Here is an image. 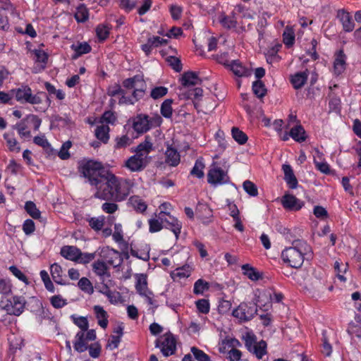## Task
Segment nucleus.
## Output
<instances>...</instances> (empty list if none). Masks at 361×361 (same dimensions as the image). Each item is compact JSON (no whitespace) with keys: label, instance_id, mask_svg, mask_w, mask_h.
<instances>
[{"label":"nucleus","instance_id":"1","mask_svg":"<svg viewBox=\"0 0 361 361\" xmlns=\"http://www.w3.org/2000/svg\"><path fill=\"white\" fill-rule=\"evenodd\" d=\"M94 197L103 200L121 201L130 193L131 185L126 180H119L109 170L107 174L94 186Z\"/></svg>","mask_w":361,"mask_h":361},{"label":"nucleus","instance_id":"2","mask_svg":"<svg viewBox=\"0 0 361 361\" xmlns=\"http://www.w3.org/2000/svg\"><path fill=\"white\" fill-rule=\"evenodd\" d=\"M312 255L311 247L304 240H296L293 243V246L285 248L281 252V258L283 262L290 267L300 268L305 259V257Z\"/></svg>","mask_w":361,"mask_h":361},{"label":"nucleus","instance_id":"3","mask_svg":"<svg viewBox=\"0 0 361 361\" xmlns=\"http://www.w3.org/2000/svg\"><path fill=\"white\" fill-rule=\"evenodd\" d=\"M108 170L101 162L92 159H83L78 166L79 172L92 186H94L104 174H107Z\"/></svg>","mask_w":361,"mask_h":361},{"label":"nucleus","instance_id":"4","mask_svg":"<svg viewBox=\"0 0 361 361\" xmlns=\"http://www.w3.org/2000/svg\"><path fill=\"white\" fill-rule=\"evenodd\" d=\"M11 92L18 102L22 104L29 103L30 104H41L42 102V96L46 95L44 92L32 94L31 88L27 85H23L19 88L12 90Z\"/></svg>","mask_w":361,"mask_h":361},{"label":"nucleus","instance_id":"5","mask_svg":"<svg viewBox=\"0 0 361 361\" xmlns=\"http://www.w3.org/2000/svg\"><path fill=\"white\" fill-rule=\"evenodd\" d=\"M177 339L170 331L160 336L155 341V347L159 348L163 356L167 357L176 351Z\"/></svg>","mask_w":361,"mask_h":361},{"label":"nucleus","instance_id":"6","mask_svg":"<svg viewBox=\"0 0 361 361\" xmlns=\"http://www.w3.org/2000/svg\"><path fill=\"white\" fill-rule=\"evenodd\" d=\"M154 149L152 138L147 135L145 141L137 145V171L145 168L150 161L149 154Z\"/></svg>","mask_w":361,"mask_h":361},{"label":"nucleus","instance_id":"7","mask_svg":"<svg viewBox=\"0 0 361 361\" xmlns=\"http://www.w3.org/2000/svg\"><path fill=\"white\" fill-rule=\"evenodd\" d=\"M207 181L209 184L216 186L228 183L230 178L227 171L221 169L217 163L214 161L207 173Z\"/></svg>","mask_w":361,"mask_h":361},{"label":"nucleus","instance_id":"8","mask_svg":"<svg viewBox=\"0 0 361 361\" xmlns=\"http://www.w3.org/2000/svg\"><path fill=\"white\" fill-rule=\"evenodd\" d=\"M257 312V307L255 303L241 302L234 309L232 315L241 322L251 320Z\"/></svg>","mask_w":361,"mask_h":361},{"label":"nucleus","instance_id":"9","mask_svg":"<svg viewBox=\"0 0 361 361\" xmlns=\"http://www.w3.org/2000/svg\"><path fill=\"white\" fill-rule=\"evenodd\" d=\"M161 122V118L157 115L149 118L145 114L137 116V133L143 134L149 130L154 126H159Z\"/></svg>","mask_w":361,"mask_h":361},{"label":"nucleus","instance_id":"10","mask_svg":"<svg viewBox=\"0 0 361 361\" xmlns=\"http://www.w3.org/2000/svg\"><path fill=\"white\" fill-rule=\"evenodd\" d=\"M159 218L165 228L170 229L178 239L182 228V224L176 217L164 211L159 214Z\"/></svg>","mask_w":361,"mask_h":361},{"label":"nucleus","instance_id":"11","mask_svg":"<svg viewBox=\"0 0 361 361\" xmlns=\"http://www.w3.org/2000/svg\"><path fill=\"white\" fill-rule=\"evenodd\" d=\"M25 303L26 302L23 297L16 295L7 300L4 309L10 314L19 316L23 313Z\"/></svg>","mask_w":361,"mask_h":361},{"label":"nucleus","instance_id":"12","mask_svg":"<svg viewBox=\"0 0 361 361\" xmlns=\"http://www.w3.org/2000/svg\"><path fill=\"white\" fill-rule=\"evenodd\" d=\"M137 292L145 298L148 304H153L154 294L147 288V275L143 274L137 275Z\"/></svg>","mask_w":361,"mask_h":361},{"label":"nucleus","instance_id":"13","mask_svg":"<svg viewBox=\"0 0 361 361\" xmlns=\"http://www.w3.org/2000/svg\"><path fill=\"white\" fill-rule=\"evenodd\" d=\"M101 257L105 264H108L114 267H118L123 261L120 252L109 247L102 249Z\"/></svg>","mask_w":361,"mask_h":361},{"label":"nucleus","instance_id":"14","mask_svg":"<svg viewBox=\"0 0 361 361\" xmlns=\"http://www.w3.org/2000/svg\"><path fill=\"white\" fill-rule=\"evenodd\" d=\"M281 204L286 209L290 211H298L304 205L302 201L290 194H286L282 197Z\"/></svg>","mask_w":361,"mask_h":361},{"label":"nucleus","instance_id":"15","mask_svg":"<svg viewBox=\"0 0 361 361\" xmlns=\"http://www.w3.org/2000/svg\"><path fill=\"white\" fill-rule=\"evenodd\" d=\"M107 93L109 96L114 97L117 94H121V97L119 99V104H133L134 102L130 97L126 96V92L124 89L115 83L108 88Z\"/></svg>","mask_w":361,"mask_h":361},{"label":"nucleus","instance_id":"16","mask_svg":"<svg viewBox=\"0 0 361 361\" xmlns=\"http://www.w3.org/2000/svg\"><path fill=\"white\" fill-rule=\"evenodd\" d=\"M337 18L341 23L343 28L345 32H351L355 27V23L350 14L346 11L341 9L337 12Z\"/></svg>","mask_w":361,"mask_h":361},{"label":"nucleus","instance_id":"17","mask_svg":"<svg viewBox=\"0 0 361 361\" xmlns=\"http://www.w3.org/2000/svg\"><path fill=\"white\" fill-rule=\"evenodd\" d=\"M180 82L184 87H190L200 84L202 82V80L200 78L197 73L188 71L185 72L182 75Z\"/></svg>","mask_w":361,"mask_h":361},{"label":"nucleus","instance_id":"18","mask_svg":"<svg viewBox=\"0 0 361 361\" xmlns=\"http://www.w3.org/2000/svg\"><path fill=\"white\" fill-rule=\"evenodd\" d=\"M346 68V56L343 50H339L336 54L334 62V72L336 75H339L344 72Z\"/></svg>","mask_w":361,"mask_h":361},{"label":"nucleus","instance_id":"19","mask_svg":"<svg viewBox=\"0 0 361 361\" xmlns=\"http://www.w3.org/2000/svg\"><path fill=\"white\" fill-rule=\"evenodd\" d=\"M230 70L238 77H247L251 75V71L243 66L238 60H233L228 64Z\"/></svg>","mask_w":361,"mask_h":361},{"label":"nucleus","instance_id":"20","mask_svg":"<svg viewBox=\"0 0 361 361\" xmlns=\"http://www.w3.org/2000/svg\"><path fill=\"white\" fill-rule=\"evenodd\" d=\"M60 253L64 258L76 262L80 254V250L75 246L65 245L61 247Z\"/></svg>","mask_w":361,"mask_h":361},{"label":"nucleus","instance_id":"21","mask_svg":"<svg viewBox=\"0 0 361 361\" xmlns=\"http://www.w3.org/2000/svg\"><path fill=\"white\" fill-rule=\"evenodd\" d=\"M193 269L189 264H185L181 267H178L171 272V277L173 281L177 279L188 278L192 271Z\"/></svg>","mask_w":361,"mask_h":361},{"label":"nucleus","instance_id":"22","mask_svg":"<svg viewBox=\"0 0 361 361\" xmlns=\"http://www.w3.org/2000/svg\"><path fill=\"white\" fill-rule=\"evenodd\" d=\"M219 22L227 30L235 28L237 26V20L234 11L232 12L231 16H226L221 13L219 16Z\"/></svg>","mask_w":361,"mask_h":361},{"label":"nucleus","instance_id":"23","mask_svg":"<svg viewBox=\"0 0 361 361\" xmlns=\"http://www.w3.org/2000/svg\"><path fill=\"white\" fill-rule=\"evenodd\" d=\"M166 162L171 166H176L180 163V157L178 152L173 148H167L166 152Z\"/></svg>","mask_w":361,"mask_h":361},{"label":"nucleus","instance_id":"24","mask_svg":"<svg viewBox=\"0 0 361 361\" xmlns=\"http://www.w3.org/2000/svg\"><path fill=\"white\" fill-rule=\"evenodd\" d=\"M307 78L308 71L306 70L305 71L299 72L293 75L290 82L295 89H300L306 83Z\"/></svg>","mask_w":361,"mask_h":361},{"label":"nucleus","instance_id":"25","mask_svg":"<svg viewBox=\"0 0 361 361\" xmlns=\"http://www.w3.org/2000/svg\"><path fill=\"white\" fill-rule=\"evenodd\" d=\"M94 312L98 320V324L103 329H106L108 325V314L104 308L99 305L94 307Z\"/></svg>","mask_w":361,"mask_h":361},{"label":"nucleus","instance_id":"26","mask_svg":"<svg viewBox=\"0 0 361 361\" xmlns=\"http://www.w3.org/2000/svg\"><path fill=\"white\" fill-rule=\"evenodd\" d=\"M109 127L103 123H99L95 129V135L97 139L106 143L109 139Z\"/></svg>","mask_w":361,"mask_h":361},{"label":"nucleus","instance_id":"27","mask_svg":"<svg viewBox=\"0 0 361 361\" xmlns=\"http://www.w3.org/2000/svg\"><path fill=\"white\" fill-rule=\"evenodd\" d=\"M50 272H51V275L52 276L53 280L56 283H59L61 285L66 284V281L63 279L62 268L59 264L54 263L53 264H51V267H50Z\"/></svg>","mask_w":361,"mask_h":361},{"label":"nucleus","instance_id":"28","mask_svg":"<svg viewBox=\"0 0 361 361\" xmlns=\"http://www.w3.org/2000/svg\"><path fill=\"white\" fill-rule=\"evenodd\" d=\"M92 268L94 273L99 276L103 281L105 278H109L110 276L109 273L107 271L106 265L103 261L97 260L94 262L92 264Z\"/></svg>","mask_w":361,"mask_h":361},{"label":"nucleus","instance_id":"29","mask_svg":"<svg viewBox=\"0 0 361 361\" xmlns=\"http://www.w3.org/2000/svg\"><path fill=\"white\" fill-rule=\"evenodd\" d=\"M290 136L298 142H302L306 140V133L301 125H298L291 128Z\"/></svg>","mask_w":361,"mask_h":361},{"label":"nucleus","instance_id":"30","mask_svg":"<svg viewBox=\"0 0 361 361\" xmlns=\"http://www.w3.org/2000/svg\"><path fill=\"white\" fill-rule=\"evenodd\" d=\"M135 78H130L126 79L123 82V87L122 89L125 90L126 92V96L130 97L133 100V98L135 97Z\"/></svg>","mask_w":361,"mask_h":361},{"label":"nucleus","instance_id":"31","mask_svg":"<svg viewBox=\"0 0 361 361\" xmlns=\"http://www.w3.org/2000/svg\"><path fill=\"white\" fill-rule=\"evenodd\" d=\"M241 268L243 274L252 281H257L262 277L260 273L249 264H243Z\"/></svg>","mask_w":361,"mask_h":361},{"label":"nucleus","instance_id":"32","mask_svg":"<svg viewBox=\"0 0 361 361\" xmlns=\"http://www.w3.org/2000/svg\"><path fill=\"white\" fill-rule=\"evenodd\" d=\"M75 342L74 343V348L79 353L85 351L87 348V345L85 342V332L79 331L75 336Z\"/></svg>","mask_w":361,"mask_h":361},{"label":"nucleus","instance_id":"33","mask_svg":"<svg viewBox=\"0 0 361 361\" xmlns=\"http://www.w3.org/2000/svg\"><path fill=\"white\" fill-rule=\"evenodd\" d=\"M204 166L203 159L200 157L196 160L195 165L190 171V174L198 178H203L204 175L203 171Z\"/></svg>","mask_w":361,"mask_h":361},{"label":"nucleus","instance_id":"34","mask_svg":"<svg viewBox=\"0 0 361 361\" xmlns=\"http://www.w3.org/2000/svg\"><path fill=\"white\" fill-rule=\"evenodd\" d=\"M258 359H262L267 354V343L262 340L253 345L251 351Z\"/></svg>","mask_w":361,"mask_h":361},{"label":"nucleus","instance_id":"35","mask_svg":"<svg viewBox=\"0 0 361 361\" xmlns=\"http://www.w3.org/2000/svg\"><path fill=\"white\" fill-rule=\"evenodd\" d=\"M75 18L79 23H84L88 20L89 12L85 4H82L78 6Z\"/></svg>","mask_w":361,"mask_h":361},{"label":"nucleus","instance_id":"36","mask_svg":"<svg viewBox=\"0 0 361 361\" xmlns=\"http://www.w3.org/2000/svg\"><path fill=\"white\" fill-rule=\"evenodd\" d=\"M4 137L6 141L7 146L10 151L16 152H20V147L13 134L5 133L4 135Z\"/></svg>","mask_w":361,"mask_h":361},{"label":"nucleus","instance_id":"37","mask_svg":"<svg viewBox=\"0 0 361 361\" xmlns=\"http://www.w3.org/2000/svg\"><path fill=\"white\" fill-rule=\"evenodd\" d=\"M71 48L75 52L73 56L74 59H76L82 54H87L91 51V47L87 42L80 43L79 44H73Z\"/></svg>","mask_w":361,"mask_h":361},{"label":"nucleus","instance_id":"38","mask_svg":"<svg viewBox=\"0 0 361 361\" xmlns=\"http://www.w3.org/2000/svg\"><path fill=\"white\" fill-rule=\"evenodd\" d=\"M348 264H343L338 261H336L334 263V269L336 273V276L342 282L346 281V278L344 276L343 274L346 273L348 271Z\"/></svg>","mask_w":361,"mask_h":361},{"label":"nucleus","instance_id":"39","mask_svg":"<svg viewBox=\"0 0 361 361\" xmlns=\"http://www.w3.org/2000/svg\"><path fill=\"white\" fill-rule=\"evenodd\" d=\"M252 91L258 98H262L267 94L265 85L261 80H257L253 82Z\"/></svg>","mask_w":361,"mask_h":361},{"label":"nucleus","instance_id":"40","mask_svg":"<svg viewBox=\"0 0 361 361\" xmlns=\"http://www.w3.org/2000/svg\"><path fill=\"white\" fill-rule=\"evenodd\" d=\"M173 100L171 99H167L164 101L161 105V114L165 118H171L173 114L172 109Z\"/></svg>","mask_w":361,"mask_h":361},{"label":"nucleus","instance_id":"41","mask_svg":"<svg viewBox=\"0 0 361 361\" xmlns=\"http://www.w3.org/2000/svg\"><path fill=\"white\" fill-rule=\"evenodd\" d=\"M209 288V284L208 282L203 279H198L194 284L193 292L196 295H202L205 290Z\"/></svg>","mask_w":361,"mask_h":361},{"label":"nucleus","instance_id":"42","mask_svg":"<svg viewBox=\"0 0 361 361\" xmlns=\"http://www.w3.org/2000/svg\"><path fill=\"white\" fill-rule=\"evenodd\" d=\"M25 209L32 218L39 219L40 217V212L33 202H26L25 204Z\"/></svg>","mask_w":361,"mask_h":361},{"label":"nucleus","instance_id":"43","mask_svg":"<svg viewBox=\"0 0 361 361\" xmlns=\"http://www.w3.org/2000/svg\"><path fill=\"white\" fill-rule=\"evenodd\" d=\"M233 139L240 145L245 144L247 140V136L238 128L233 127L231 130Z\"/></svg>","mask_w":361,"mask_h":361},{"label":"nucleus","instance_id":"44","mask_svg":"<svg viewBox=\"0 0 361 361\" xmlns=\"http://www.w3.org/2000/svg\"><path fill=\"white\" fill-rule=\"evenodd\" d=\"M78 287L84 292L92 294L94 291L93 286L90 281L85 277H82L78 283Z\"/></svg>","mask_w":361,"mask_h":361},{"label":"nucleus","instance_id":"45","mask_svg":"<svg viewBox=\"0 0 361 361\" xmlns=\"http://www.w3.org/2000/svg\"><path fill=\"white\" fill-rule=\"evenodd\" d=\"M40 276H41L42 281L44 282L46 289L51 293H54V291H55L54 286L52 281H51V279L49 278V276L47 271L45 270L41 271Z\"/></svg>","mask_w":361,"mask_h":361},{"label":"nucleus","instance_id":"46","mask_svg":"<svg viewBox=\"0 0 361 361\" xmlns=\"http://www.w3.org/2000/svg\"><path fill=\"white\" fill-rule=\"evenodd\" d=\"M89 226L94 231H100L104 224L103 216L92 217L88 220Z\"/></svg>","mask_w":361,"mask_h":361},{"label":"nucleus","instance_id":"47","mask_svg":"<svg viewBox=\"0 0 361 361\" xmlns=\"http://www.w3.org/2000/svg\"><path fill=\"white\" fill-rule=\"evenodd\" d=\"M243 186L245 191L250 196L256 197L258 195L257 188L252 181L248 180L244 181Z\"/></svg>","mask_w":361,"mask_h":361},{"label":"nucleus","instance_id":"48","mask_svg":"<svg viewBox=\"0 0 361 361\" xmlns=\"http://www.w3.org/2000/svg\"><path fill=\"white\" fill-rule=\"evenodd\" d=\"M202 92L203 91L201 88L195 87L192 90H189L185 93H183V94L186 99L197 100L202 96Z\"/></svg>","mask_w":361,"mask_h":361},{"label":"nucleus","instance_id":"49","mask_svg":"<svg viewBox=\"0 0 361 361\" xmlns=\"http://www.w3.org/2000/svg\"><path fill=\"white\" fill-rule=\"evenodd\" d=\"M13 128L16 129L19 135L21 137H30L31 133L30 130H27V126L25 124V121H22L13 126Z\"/></svg>","mask_w":361,"mask_h":361},{"label":"nucleus","instance_id":"50","mask_svg":"<svg viewBox=\"0 0 361 361\" xmlns=\"http://www.w3.org/2000/svg\"><path fill=\"white\" fill-rule=\"evenodd\" d=\"M322 353L326 356H330L331 355L332 346L329 342L326 331H323L322 332Z\"/></svg>","mask_w":361,"mask_h":361},{"label":"nucleus","instance_id":"51","mask_svg":"<svg viewBox=\"0 0 361 361\" xmlns=\"http://www.w3.org/2000/svg\"><path fill=\"white\" fill-rule=\"evenodd\" d=\"M167 93H168L167 87H165L163 86H159V87H156L152 90L150 96L154 99H157L164 97Z\"/></svg>","mask_w":361,"mask_h":361},{"label":"nucleus","instance_id":"52","mask_svg":"<svg viewBox=\"0 0 361 361\" xmlns=\"http://www.w3.org/2000/svg\"><path fill=\"white\" fill-rule=\"evenodd\" d=\"M191 352L195 358L198 361H210V357L203 350L196 347L191 348Z\"/></svg>","mask_w":361,"mask_h":361},{"label":"nucleus","instance_id":"53","mask_svg":"<svg viewBox=\"0 0 361 361\" xmlns=\"http://www.w3.org/2000/svg\"><path fill=\"white\" fill-rule=\"evenodd\" d=\"M197 309L202 314H207L209 312V302L207 300L200 299L195 302Z\"/></svg>","mask_w":361,"mask_h":361},{"label":"nucleus","instance_id":"54","mask_svg":"<svg viewBox=\"0 0 361 361\" xmlns=\"http://www.w3.org/2000/svg\"><path fill=\"white\" fill-rule=\"evenodd\" d=\"M149 231L151 233H155L161 231L164 226L163 223L160 221L158 217L157 219H153L149 220Z\"/></svg>","mask_w":361,"mask_h":361},{"label":"nucleus","instance_id":"55","mask_svg":"<svg viewBox=\"0 0 361 361\" xmlns=\"http://www.w3.org/2000/svg\"><path fill=\"white\" fill-rule=\"evenodd\" d=\"M71 145L72 143L71 141H66L62 145L61 149L59 152V157L61 159L65 160L70 157L68 149L71 148Z\"/></svg>","mask_w":361,"mask_h":361},{"label":"nucleus","instance_id":"56","mask_svg":"<svg viewBox=\"0 0 361 361\" xmlns=\"http://www.w3.org/2000/svg\"><path fill=\"white\" fill-rule=\"evenodd\" d=\"M116 116L114 115V114L111 111H105L101 119H100V121L99 123H103L104 124H114V122L116 121Z\"/></svg>","mask_w":361,"mask_h":361},{"label":"nucleus","instance_id":"57","mask_svg":"<svg viewBox=\"0 0 361 361\" xmlns=\"http://www.w3.org/2000/svg\"><path fill=\"white\" fill-rule=\"evenodd\" d=\"M50 301L53 307L57 309L61 308L67 304L66 300L59 295L52 296Z\"/></svg>","mask_w":361,"mask_h":361},{"label":"nucleus","instance_id":"58","mask_svg":"<svg viewBox=\"0 0 361 361\" xmlns=\"http://www.w3.org/2000/svg\"><path fill=\"white\" fill-rule=\"evenodd\" d=\"M75 324H76L80 329V331L85 332L88 329V321L84 317H73Z\"/></svg>","mask_w":361,"mask_h":361},{"label":"nucleus","instance_id":"59","mask_svg":"<svg viewBox=\"0 0 361 361\" xmlns=\"http://www.w3.org/2000/svg\"><path fill=\"white\" fill-rule=\"evenodd\" d=\"M96 33L98 38L103 41L108 37L109 30L107 27L100 25L96 28Z\"/></svg>","mask_w":361,"mask_h":361},{"label":"nucleus","instance_id":"60","mask_svg":"<svg viewBox=\"0 0 361 361\" xmlns=\"http://www.w3.org/2000/svg\"><path fill=\"white\" fill-rule=\"evenodd\" d=\"M234 13H242V18L247 19H252L253 16L250 13L249 10L244 6L238 4L235 7Z\"/></svg>","mask_w":361,"mask_h":361},{"label":"nucleus","instance_id":"61","mask_svg":"<svg viewBox=\"0 0 361 361\" xmlns=\"http://www.w3.org/2000/svg\"><path fill=\"white\" fill-rule=\"evenodd\" d=\"M167 61L169 63L172 68L176 72H180L182 70V64L180 60L175 56H169L167 59Z\"/></svg>","mask_w":361,"mask_h":361},{"label":"nucleus","instance_id":"62","mask_svg":"<svg viewBox=\"0 0 361 361\" xmlns=\"http://www.w3.org/2000/svg\"><path fill=\"white\" fill-rule=\"evenodd\" d=\"M152 4V0H142L140 1V6L137 8V13L142 16L146 13Z\"/></svg>","mask_w":361,"mask_h":361},{"label":"nucleus","instance_id":"63","mask_svg":"<svg viewBox=\"0 0 361 361\" xmlns=\"http://www.w3.org/2000/svg\"><path fill=\"white\" fill-rule=\"evenodd\" d=\"M9 270L20 281H21L25 283H28V281H27L26 276L19 269H18L16 266H11L9 267Z\"/></svg>","mask_w":361,"mask_h":361},{"label":"nucleus","instance_id":"64","mask_svg":"<svg viewBox=\"0 0 361 361\" xmlns=\"http://www.w3.org/2000/svg\"><path fill=\"white\" fill-rule=\"evenodd\" d=\"M242 357V353L237 348H231L228 352V360L229 361H240Z\"/></svg>","mask_w":361,"mask_h":361}]
</instances>
